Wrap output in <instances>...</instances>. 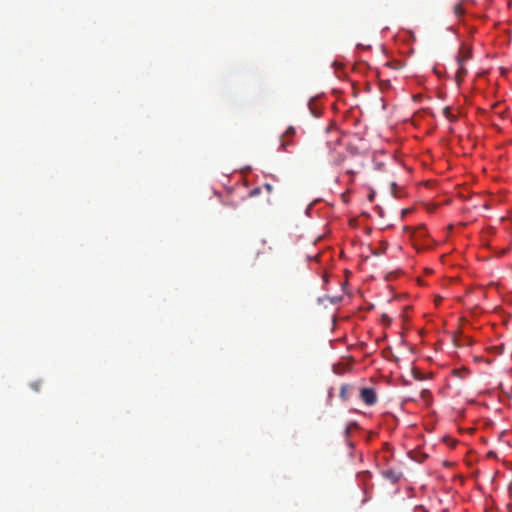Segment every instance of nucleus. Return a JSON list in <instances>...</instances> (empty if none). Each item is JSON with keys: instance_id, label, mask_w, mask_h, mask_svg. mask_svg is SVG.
Listing matches in <instances>:
<instances>
[{"instance_id": "obj_1", "label": "nucleus", "mask_w": 512, "mask_h": 512, "mask_svg": "<svg viewBox=\"0 0 512 512\" xmlns=\"http://www.w3.org/2000/svg\"><path fill=\"white\" fill-rule=\"evenodd\" d=\"M296 134V130L293 126H289L286 131L280 137V149L287 151L288 147L294 145L293 137Z\"/></svg>"}, {"instance_id": "obj_2", "label": "nucleus", "mask_w": 512, "mask_h": 512, "mask_svg": "<svg viewBox=\"0 0 512 512\" xmlns=\"http://www.w3.org/2000/svg\"><path fill=\"white\" fill-rule=\"evenodd\" d=\"M360 399L368 406H372L377 402V394L374 388L364 387L359 391Z\"/></svg>"}, {"instance_id": "obj_3", "label": "nucleus", "mask_w": 512, "mask_h": 512, "mask_svg": "<svg viewBox=\"0 0 512 512\" xmlns=\"http://www.w3.org/2000/svg\"><path fill=\"white\" fill-rule=\"evenodd\" d=\"M381 475L389 480L391 483L395 484L400 481L403 477V474L400 470L394 468H388L381 471Z\"/></svg>"}, {"instance_id": "obj_4", "label": "nucleus", "mask_w": 512, "mask_h": 512, "mask_svg": "<svg viewBox=\"0 0 512 512\" xmlns=\"http://www.w3.org/2000/svg\"><path fill=\"white\" fill-rule=\"evenodd\" d=\"M469 57H470L469 52H466L463 55L458 56V58H457L458 63H459V69H458V72H457V76L458 77L463 76V75L466 74V70L463 67L462 63H463V61L467 60Z\"/></svg>"}, {"instance_id": "obj_5", "label": "nucleus", "mask_w": 512, "mask_h": 512, "mask_svg": "<svg viewBox=\"0 0 512 512\" xmlns=\"http://www.w3.org/2000/svg\"><path fill=\"white\" fill-rule=\"evenodd\" d=\"M453 11H454V14L458 18H461L465 14V9L463 7V3L459 2V3L455 4L453 7Z\"/></svg>"}, {"instance_id": "obj_6", "label": "nucleus", "mask_w": 512, "mask_h": 512, "mask_svg": "<svg viewBox=\"0 0 512 512\" xmlns=\"http://www.w3.org/2000/svg\"><path fill=\"white\" fill-rule=\"evenodd\" d=\"M41 384H42V382H41V381H39V380H37V381H33V382H31V383H30V387H31L34 391L38 392V391H40Z\"/></svg>"}, {"instance_id": "obj_7", "label": "nucleus", "mask_w": 512, "mask_h": 512, "mask_svg": "<svg viewBox=\"0 0 512 512\" xmlns=\"http://www.w3.org/2000/svg\"><path fill=\"white\" fill-rule=\"evenodd\" d=\"M348 386L347 385H342L341 386V389H340V397L343 398V399H346L347 397V391H348Z\"/></svg>"}, {"instance_id": "obj_8", "label": "nucleus", "mask_w": 512, "mask_h": 512, "mask_svg": "<svg viewBox=\"0 0 512 512\" xmlns=\"http://www.w3.org/2000/svg\"><path fill=\"white\" fill-rule=\"evenodd\" d=\"M260 192H261L260 188H255V189L251 190L249 194L251 197H255V196L259 195Z\"/></svg>"}, {"instance_id": "obj_9", "label": "nucleus", "mask_w": 512, "mask_h": 512, "mask_svg": "<svg viewBox=\"0 0 512 512\" xmlns=\"http://www.w3.org/2000/svg\"><path fill=\"white\" fill-rule=\"evenodd\" d=\"M264 188L270 193L273 190V186L269 183L264 184Z\"/></svg>"}, {"instance_id": "obj_10", "label": "nucleus", "mask_w": 512, "mask_h": 512, "mask_svg": "<svg viewBox=\"0 0 512 512\" xmlns=\"http://www.w3.org/2000/svg\"><path fill=\"white\" fill-rule=\"evenodd\" d=\"M494 456H495V453H494V452L490 451V452L488 453V457H494Z\"/></svg>"}, {"instance_id": "obj_11", "label": "nucleus", "mask_w": 512, "mask_h": 512, "mask_svg": "<svg viewBox=\"0 0 512 512\" xmlns=\"http://www.w3.org/2000/svg\"><path fill=\"white\" fill-rule=\"evenodd\" d=\"M426 393L428 394L429 392H428V391H426V390H423L422 394L424 395V394H426Z\"/></svg>"}]
</instances>
